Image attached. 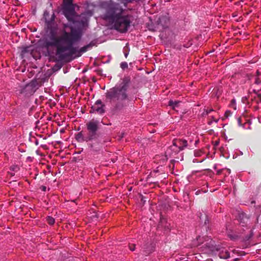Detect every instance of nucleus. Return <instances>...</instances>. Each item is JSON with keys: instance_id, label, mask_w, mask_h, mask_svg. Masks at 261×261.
<instances>
[{"instance_id": "6e6552de", "label": "nucleus", "mask_w": 261, "mask_h": 261, "mask_svg": "<svg viewBox=\"0 0 261 261\" xmlns=\"http://www.w3.org/2000/svg\"><path fill=\"white\" fill-rule=\"evenodd\" d=\"M249 219V217L243 211L239 212L236 216V220L242 227L247 226Z\"/></svg>"}, {"instance_id": "37998d69", "label": "nucleus", "mask_w": 261, "mask_h": 261, "mask_svg": "<svg viewBox=\"0 0 261 261\" xmlns=\"http://www.w3.org/2000/svg\"><path fill=\"white\" fill-rule=\"evenodd\" d=\"M34 138L35 139V144L36 145H38L39 144V141L38 139H36L35 137Z\"/></svg>"}, {"instance_id": "a19ab883", "label": "nucleus", "mask_w": 261, "mask_h": 261, "mask_svg": "<svg viewBox=\"0 0 261 261\" xmlns=\"http://www.w3.org/2000/svg\"><path fill=\"white\" fill-rule=\"evenodd\" d=\"M40 147H42V148H44V149H46V148H47V145H45V144H41V145H40Z\"/></svg>"}, {"instance_id": "423d86ee", "label": "nucleus", "mask_w": 261, "mask_h": 261, "mask_svg": "<svg viewBox=\"0 0 261 261\" xmlns=\"http://www.w3.org/2000/svg\"><path fill=\"white\" fill-rule=\"evenodd\" d=\"M106 112V105L101 99L97 100L94 104L91 106L89 113H97L100 115H103Z\"/></svg>"}, {"instance_id": "dca6fc26", "label": "nucleus", "mask_w": 261, "mask_h": 261, "mask_svg": "<svg viewBox=\"0 0 261 261\" xmlns=\"http://www.w3.org/2000/svg\"><path fill=\"white\" fill-rule=\"evenodd\" d=\"M180 102V101L179 100L173 101L170 99L168 102V106H169L172 109L175 110L176 108L179 107Z\"/></svg>"}, {"instance_id": "6ab92c4d", "label": "nucleus", "mask_w": 261, "mask_h": 261, "mask_svg": "<svg viewBox=\"0 0 261 261\" xmlns=\"http://www.w3.org/2000/svg\"><path fill=\"white\" fill-rule=\"evenodd\" d=\"M209 223H210V220L208 218V217L207 215H205V218L204 220V223L202 225V228L203 229H205L206 231H207L208 230L210 229Z\"/></svg>"}, {"instance_id": "de8ad7c7", "label": "nucleus", "mask_w": 261, "mask_h": 261, "mask_svg": "<svg viewBox=\"0 0 261 261\" xmlns=\"http://www.w3.org/2000/svg\"><path fill=\"white\" fill-rule=\"evenodd\" d=\"M236 99H233L231 100V103L233 104V103H236Z\"/></svg>"}, {"instance_id": "6e6d98bb", "label": "nucleus", "mask_w": 261, "mask_h": 261, "mask_svg": "<svg viewBox=\"0 0 261 261\" xmlns=\"http://www.w3.org/2000/svg\"><path fill=\"white\" fill-rule=\"evenodd\" d=\"M73 159H74V160L75 161H77V160H79V161L80 160V159H77V158L76 157H74Z\"/></svg>"}, {"instance_id": "4468645a", "label": "nucleus", "mask_w": 261, "mask_h": 261, "mask_svg": "<svg viewBox=\"0 0 261 261\" xmlns=\"http://www.w3.org/2000/svg\"><path fill=\"white\" fill-rule=\"evenodd\" d=\"M178 144V151L182 150L188 146L187 141L185 139H178L177 140Z\"/></svg>"}, {"instance_id": "1a4fd4ad", "label": "nucleus", "mask_w": 261, "mask_h": 261, "mask_svg": "<svg viewBox=\"0 0 261 261\" xmlns=\"http://www.w3.org/2000/svg\"><path fill=\"white\" fill-rule=\"evenodd\" d=\"M220 244H216L215 241L211 240L209 242L204 244V247L212 253L216 254L217 251L220 249Z\"/></svg>"}, {"instance_id": "680f3d73", "label": "nucleus", "mask_w": 261, "mask_h": 261, "mask_svg": "<svg viewBox=\"0 0 261 261\" xmlns=\"http://www.w3.org/2000/svg\"><path fill=\"white\" fill-rule=\"evenodd\" d=\"M199 192H200V191H197L196 192V194L197 195H198V194H199Z\"/></svg>"}, {"instance_id": "20e7f679", "label": "nucleus", "mask_w": 261, "mask_h": 261, "mask_svg": "<svg viewBox=\"0 0 261 261\" xmlns=\"http://www.w3.org/2000/svg\"><path fill=\"white\" fill-rule=\"evenodd\" d=\"M41 83H25L24 84L19 85L16 88L15 93L18 96H23L29 98L34 95L41 86ZM44 84V83H42Z\"/></svg>"}, {"instance_id": "f3484780", "label": "nucleus", "mask_w": 261, "mask_h": 261, "mask_svg": "<svg viewBox=\"0 0 261 261\" xmlns=\"http://www.w3.org/2000/svg\"><path fill=\"white\" fill-rule=\"evenodd\" d=\"M253 234H254V233H253V230L252 229L250 230L249 233L246 235L245 236H244L243 238L242 241L244 243H247V242L250 241V240L253 237Z\"/></svg>"}, {"instance_id": "cd10ccee", "label": "nucleus", "mask_w": 261, "mask_h": 261, "mask_svg": "<svg viewBox=\"0 0 261 261\" xmlns=\"http://www.w3.org/2000/svg\"><path fill=\"white\" fill-rule=\"evenodd\" d=\"M129 249L131 251H134L136 250V245L135 244H129L128 246Z\"/></svg>"}, {"instance_id": "e433bc0d", "label": "nucleus", "mask_w": 261, "mask_h": 261, "mask_svg": "<svg viewBox=\"0 0 261 261\" xmlns=\"http://www.w3.org/2000/svg\"><path fill=\"white\" fill-rule=\"evenodd\" d=\"M192 44V42H188V43L187 45H185V44H184V46L185 47L188 48V47H190Z\"/></svg>"}, {"instance_id": "bb28decb", "label": "nucleus", "mask_w": 261, "mask_h": 261, "mask_svg": "<svg viewBox=\"0 0 261 261\" xmlns=\"http://www.w3.org/2000/svg\"><path fill=\"white\" fill-rule=\"evenodd\" d=\"M120 67L123 69L124 70L125 69H126L128 68V64L126 62H122L120 64Z\"/></svg>"}, {"instance_id": "0e129e2a", "label": "nucleus", "mask_w": 261, "mask_h": 261, "mask_svg": "<svg viewBox=\"0 0 261 261\" xmlns=\"http://www.w3.org/2000/svg\"><path fill=\"white\" fill-rule=\"evenodd\" d=\"M167 26V25L166 24H164V25H163V28H165V27H166Z\"/></svg>"}, {"instance_id": "864d4df0", "label": "nucleus", "mask_w": 261, "mask_h": 261, "mask_svg": "<svg viewBox=\"0 0 261 261\" xmlns=\"http://www.w3.org/2000/svg\"><path fill=\"white\" fill-rule=\"evenodd\" d=\"M212 123H213V121H212V120H211V121H209V122H208V125H211V124H212Z\"/></svg>"}, {"instance_id": "f704fd0d", "label": "nucleus", "mask_w": 261, "mask_h": 261, "mask_svg": "<svg viewBox=\"0 0 261 261\" xmlns=\"http://www.w3.org/2000/svg\"><path fill=\"white\" fill-rule=\"evenodd\" d=\"M40 189L42 192H45L46 191V187L45 186L42 185L40 187Z\"/></svg>"}, {"instance_id": "473e14b6", "label": "nucleus", "mask_w": 261, "mask_h": 261, "mask_svg": "<svg viewBox=\"0 0 261 261\" xmlns=\"http://www.w3.org/2000/svg\"><path fill=\"white\" fill-rule=\"evenodd\" d=\"M248 99H249V97L246 96H243L242 98V101L243 103L248 102Z\"/></svg>"}, {"instance_id": "9d476101", "label": "nucleus", "mask_w": 261, "mask_h": 261, "mask_svg": "<svg viewBox=\"0 0 261 261\" xmlns=\"http://www.w3.org/2000/svg\"><path fill=\"white\" fill-rule=\"evenodd\" d=\"M227 236L232 241H236L241 238V234L239 232L231 229L227 230Z\"/></svg>"}, {"instance_id": "2eb2a0df", "label": "nucleus", "mask_w": 261, "mask_h": 261, "mask_svg": "<svg viewBox=\"0 0 261 261\" xmlns=\"http://www.w3.org/2000/svg\"><path fill=\"white\" fill-rule=\"evenodd\" d=\"M261 91V88L260 89H257L255 88H254L252 90V91L255 94L256 97H254V100L255 101V102L258 104L259 103H261V95L259 93V92Z\"/></svg>"}, {"instance_id": "b1692460", "label": "nucleus", "mask_w": 261, "mask_h": 261, "mask_svg": "<svg viewBox=\"0 0 261 261\" xmlns=\"http://www.w3.org/2000/svg\"><path fill=\"white\" fill-rule=\"evenodd\" d=\"M139 198H140L141 203L143 205H144L146 202V199L147 198L144 196L143 195H142L141 193H140L139 194Z\"/></svg>"}, {"instance_id": "7ed1b4c3", "label": "nucleus", "mask_w": 261, "mask_h": 261, "mask_svg": "<svg viewBox=\"0 0 261 261\" xmlns=\"http://www.w3.org/2000/svg\"><path fill=\"white\" fill-rule=\"evenodd\" d=\"M130 83H121L108 90L105 94L106 99L110 102L117 100L111 111L113 115L118 114L126 107L125 100H131V94L128 93Z\"/></svg>"}, {"instance_id": "2f4dec72", "label": "nucleus", "mask_w": 261, "mask_h": 261, "mask_svg": "<svg viewBox=\"0 0 261 261\" xmlns=\"http://www.w3.org/2000/svg\"><path fill=\"white\" fill-rule=\"evenodd\" d=\"M73 0H64V5H73Z\"/></svg>"}, {"instance_id": "09e8293b", "label": "nucleus", "mask_w": 261, "mask_h": 261, "mask_svg": "<svg viewBox=\"0 0 261 261\" xmlns=\"http://www.w3.org/2000/svg\"><path fill=\"white\" fill-rule=\"evenodd\" d=\"M254 109L256 111L258 110L259 109L258 106H256L254 107Z\"/></svg>"}, {"instance_id": "69168bd1", "label": "nucleus", "mask_w": 261, "mask_h": 261, "mask_svg": "<svg viewBox=\"0 0 261 261\" xmlns=\"http://www.w3.org/2000/svg\"><path fill=\"white\" fill-rule=\"evenodd\" d=\"M198 142H199V141H198V140H197V141H196V142H195V144H197V143H198Z\"/></svg>"}, {"instance_id": "58836bf2", "label": "nucleus", "mask_w": 261, "mask_h": 261, "mask_svg": "<svg viewBox=\"0 0 261 261\" xmlns=\"http://www.w3.org/2000/svg\"><path fill=\"white\" fill-rule=\"evenodd\" d=\"M28 47H25V48H24L22 50V54H24L25 53H26L27 51V49H28Z\"/></svg>"}, {"instance_id": "c85d7f7f", "label": "nucleus", "mask_w": 261, "mask_h": 261, "mask_svg": "<svg viewBox=\"0 0 261 261\" xmlns=\"http://www.w3.org/2000/svg\"><path fill=\"white\" fill-rule=\"evenodd\" d=\"M232 114V113L231 111L230 110H226L225 112L224 116L226 118H228V117L230 116Z\"/></svg>"}, {"instance_id": "8fccbe9b", "label": "nucleus", "mask_w": 261, "mask_h": 261, "mask_svg": "<svg viewBox=\"0 0 261 261\" xmlns=\"http://www.w3.org/2000/svg\"><path fill=\"white\" fill-rule=\"evenodd\" d=\"M212 121H213V122H216V123H217V122H218V119H214V120H212Z\"/></svg>"}, {"instance_id": "052dcab7", "label": "nucleus", "mask_w": 261, "mask_h": 261, "mask_svg": "<svg viewBox=\"0 0 261 261\" xmlns=\"http://www.w3.org/2000/svg\"><path fill=\"white\" fill-rule=\"evenodd\" d=\"M124 55H125V57L126 58L128 55V53H125Z\"/></svg>"}, {"instance_id": "a878e982", "label": "nucleus", "mask_w": 261, "mask_h": 261, "mask_svg": "<svg viewBox=\"0 0 261 261\" xmlns=\"http://www.w3.org/2000/svg\"><path fill=\"white\" fill-rule=\"evenodd\" d=\"M178 140V139H175L173 141V146H171V150H174V149L172 148L173 147H175V148H176L178 149V144L177 142Z\"/></svg>"}, {"instance_id": "a18cd8bd", "label": "nucleus", "mask_w": 261, "mask_h": 261, "mask_svg": "<svg viewBox=\"0 0 261 261\" xmlns=\"http://www.w3.org/2000/svg\"><path fill=\"white\" fill-rule=\"evenodd\" d=\"M226 171L228 174H229L231 172V170L230 169H226Z\"/></svg>"}, {"instance_id": "5701e85b", "label": "nucleus", "mask_w": 261, "mask_h": 261, "mask_svg": "<svg viewBox=\"0 0 261 261\" xmlns=\"http://www.w3.org/2000/svg\"><path fill=\"white\" fill-rule=\"evenodd\" d=\"M214 110L213 109H204L203 112L201 114V116L204 117L206 115H208L210 113H211L212 112H213Z\"/></svg>"}, {"instance_id": "0eeeda50", "label": "nucleus", "mask_w": 261, "mask_h": 261, "mask_svg": "<svg viewBox=\"0 0 261 261\" xmlns=\"http://www.w3.org/2000/svg\"><path fill=\"white\" fill-rule=\"evenodd\" d=\"M155 248V244L151 241H145L142 245L143 252L146 255H149L154 251Z\"/></svg>"}, {"instance_id": "f03ea898", "label": "nucleus", "mask_w": 261, "mask_h": 261, "mask_svg": "<svg viewBox=\"0 0 261 261\" xmlns=\"http://www.w3.org/2000/svg\"><path fill=\"white\" fill-rule=\"evenodd\" d=\"M86 126L88 131L87 135L84 136L83 132L81 131L74 135V138L79 143H88L87 146L90 151L98 153L103 144L101 140L98 138L100 121L97 119H92L87 122Z\"/></svg>"}, {"instance_id": "4c0bfd02", "label": "nucleus", "mask_w": 261, "mask_h": 261, "mask_svg": "<svg viewBox=\"0 0 261 261\" xmlns=\"http://www.w3.org/2000/svg\"><path fill=\"white\" fill-rule=\"evenodd\" d=\"M124 135H125V133L124 132H121V134L119 136L120 139H122L124 137Z\"/></svg>"}, {"instance_id": "ddd939ff", "label": "nucleus", "mask_w": 261, "mask_h": 261, "mask_svg": "<svg viewBox=\"0 0 261 261\" xmlns=\"http://www.w3.org/2000/svg\"><path fill=\"white\" fill-rule=\"evenodd\" d=\"M88 217L91 221L96 222L98 220L99 215L95 211L91 210L89 211L88 214Z\"/></svg>"}, {"instance_id": "72a5a7b5", "label": "nucleus", "mask_w": 261, "mask_h": 261, "mask_svg": "<svg viewBox=\"0 0 261 261\" xmlns=\"http://www.w3.org/2000/svg\"><path fill=\"white\" fill-rule=\"evenodd\" d=\"M254 85H252L253 86L252 90L254 88H255V89H260L261 88H258V87H257L258 86H259V84H261V83H254Z\"/></svg>"}, {"instance_id": "3c124183", "label": "nucleus", "mask_w": 261, "mask_h": 261, "mask_svg": "<svg viewBox=\"0 0 261 261\" xmlns=\"http://www.w3.org/2000/svg\"><path fill=\"white\" fill-rule=\"evenodd\" d=\"M83 151V150L82 151H79V152H76L74 153V154H80L81 153V152Z\"/></svg>"}, {"instance_id": "603ef678", "label": "nucleus", "mask_w": 261, "mask_h": 261, "mask_svg": "<svg viewBox=\"0 0 261 261\" xmlns=\"http://www.w3.org/2000/svg\"><path fill=\"white\" fill-rule=\"evenodd\" d=\"M251 203L252 204H255V200H252V201H251Z\"/></svg>"}, {"instance_id": "f8f14e48", "label": "nucleus", "mask_w": 261, "mask_h": 261, "mask_svg": "<svg viewBox=\"0 0 261 261\" xmlns=\"http://www.w3.org/2000/svg\"><path fill=\"white\" fill-rule=\"evenodd\" d=\"M159 226L164 228L165 230H170V224L163 215H161Z\"/></svg>"}, {"instance_id": "f257e3e1", "label": "nucleus", "mask_w": 261, "mask_h": 261, "mask_svg": "<svg viewBox=\"0 0 261 261\" xmlns=\"http://www.w3.org/2000/svg\"><path fill=\"white\" fill-rule=\"evenodd\" d=\"M54 19L55 15L53 14L50 20H45L46 35L43 39V46L47 49L55 48L56 55L59 60H64L74 55H76V57H80L94 45L91 42L79 50L73 46L82 39L85 28V21H81L80 26L77 28L68 23L64 24V28H69L70 32L63 30L62 34L58 36V27L55 23Z\"/></svg>"}, {"instance_id": "5fc2aeb1", "label": "nucleus", "mask_w": 261, "mask_h": 261, "mask_svg": "<svg viewBox=\"0 0 261 261\" xmlns=\"http://www.w3.org/2000/svg\"><path fill=\"white\" fill-rule=\"evenodd\" d=\"M165 17H162V18H160L159 19V20H160V21L161 22V20H162V19H165Z\"/></svg>"}, {"instance_id": "a211bd4d", "label": "nucleus", "mask_w": 261, "mask_h": 261, "mask_svg": "<svg viewBox=\"0 0 261 261\" xmlns=\"http://www.w3.org/2000/svg\"><path fill=\"white\" fill-rule=\"evenodd\" d=\"M237 120H238V125L239 126H242L244 129H251L250 125L251 124L252 122L250 120H249L247 121V123H248L249 124V126L248 127H245L246 123H244L243 124L242 123V121H241V118H238Z\"/></svg>"}, {"instance_id": "c756f323", "label": "nucleus", "mask_w": 261, "mask_h": 261, "mask_svg": "<svg viewBox=\"0 0 261 261\" xmlns=\"http://www.w3.org/2000/svg\"><path fill=\"white\" fill-rule=\"evenodd\" d=\"M17 168H18V167L16 165H13L10 167V170L13 172L15 171Z\"/></svg>"}, {"instance_id": "4d7b16f0", "label": "nucleus", "mask_w": 261, "mask_h": 261, "mask_svg": "<svg viewBox=\"0 0 261 261\" xmlns=\"http://www.w3.org/2000/svg\"><path fill=\"white\" fill-rule=\"evenodd\" d=\"M81 83H78V86H81ZM83 83V84H85L86 83L83 82V83Z\"/></svg>"}, {"instance_id": "39448f33", "label": "nucleus", "mask_w": 261, "mask_h": 261, "mask_svg": "<svg viewBox=\"0 0 261 261\" xmlns=\"http://www.w3.org/2000/svg\"><path fill=\"white\" fill-rule=\"evenodd\" d=\"M63 13L67 20L75 25L74 26L72 25L73 27L77 28L80 26V23L82 21H85V28L87 26V21L86 19H82L80 20H75V12L73 5H64Z\"/></svg>"}, {"instance_id": "13d9d810", "label": "nucleus", "mask_w": 261, "mask_h": 261, "mask_svg": "<svg viewBox=\"0 0 261 261\" xmlns=\"http://www.w3.org/2000/svg\"><path fill=\"white\" fill-rule=\"evenodd\" d=\"M181 159H180V161H182L184 160V156L183 155L181 154Z\"/></svg>"}, {"instance_id": "e2e57ef3", "label": "nucleus", "mask_w": 261, "mask_h": 261, "mask_svg": "<svg viewBox=\"0 0 261 261\" xmlns=\"http://www.w3.org/2000/svg\"><path fill=\"white\" fill-rule=\"evenodd\" d=\"M134 90H135V91L134 92V94H135L136 92H137V91H136V89H134Z\"/></svg>"}, {"instance_id": "aec40b11", "label": "nucleus", "mask_w": 261, "mask_h": 261, "mask_svg": "<svg viewBox=\"0 0 261 261\" xmlns=\"http://www.w3.org/2000/svg\"><path fill=\"white\" fill-rule=\"evenodd\" d=\"M46 221L47 223L50 226L54 225L56 222L55 219L50 216H47L46 217Z\"/></svg>"}, {"instance_id": "393cba45", "label": "nucleus", "mask_w": 261, "mask_h": 261, "mask_svg": "<svg viewBox=\"0 0 261 261\" xmlns=\"http://www.w3.org/2000/svg\"><path fill=\"white\" fill-rule=\"evenodd\" d=\"M194 155L196 157L200 156L203 153V152L201 150H195L194 151Z\"/></svg>"}, {"instance_id": "7c9ffc66", "label": "nucleus", "mask_w": 261, "mask_h": 261, "mask_svg": "<svg viewBox=\"0 0 261 261\" xmlns=\"http://www.w3.org/2000/svg\"><path fill=\"white\" fill-rule=\"evenodd\" d=\"M175 162H178V160H175V159H172L170 161V164H172V168H174V164Z\"/></svg>"}, {"instance_id": "9b49d317", "label": "nucleus", "mask_w": 261, "mask_h": 261, "mask_svg": "<svg viewBox=\"0 0 261 261\" xmlns=\"http://www.w3.org/2000/svg\"><path fill=\"white\" fill-rule=\"evenodd\" d=\"M218 254L219 257L221 259H226L230 257L229 251L221 245L220 246V249L217 250L216 254Z\"/></svg>"}, {"instance_id": "c03bdc74", "label": "nucleus", "mask_w": 261, "mask_h": 261, "mask_svg": "<svg viewBox=\"0 0 261 261\" xmlns=\"http://www.w3.org/2000/svg\"><path fill=\"white\" fill-rule=\"evenodd\" d=\"M219 144V141H216V142H215V144H214V145H215V146H218Z\"/></svg>"}, {"instance_id": "412c9836", "label": "nucleus", "mask_w": 261, "mask_h": 261, "mask_svg": "<svg viewBox=\"0 0 261 261\" xmlns=\"http://www.w3.org/2000/svg\"><path fill=\"white\" fill-rule=\"evenodd\" d=\"M254 207L255 209V215H256V217H257V219H258L259 218V217H260V213H261V205H254Z\"/></svg>"}, {"instance_id": "bf43d9fd", "label": "nucleus", "mask_w": 261, "mask_h": 261, "mask_svg": "<svg viewBox=\"0 0 261 261\" xmlns=\"http://www.w3.org/2000/svg\"><path fill=\"white\" fill-rule=\"evenodd\" d=\"M216 167H217V165H215L214 166L213 168H214V169H216Z\"/></svg>"}, {"instance_id": "ea45409f", "label": "nucleus", "mask_w": 261, "mask_h": 261, "mask_svg": "<svg viewBox=\"0 0 261 261\" xmlns=\"http://www.w3.org/2000/svg\"><path fill=\"white\" fill-rule=\"evenodd\" d=\"M222 169L218 170L217 171V174L218 175L221 174V173H222Z\"/></svg>"}, {"instance_id": "49530a36", "label": "nucleus", "mask_w": 261, "mask_h": 261, "mask_svg": "<svg viewBox=\"0 0 261 261\" xmlns=\"http://www.w3.org/2000/svg\"><path fill=\"white\" fill-rule=\"evenodd\" d=\"M9 175L11 176H13L15 175V173H13V172H9Z\"/></svg>"}, {"instance_id": "4be33fe9", "label": "nucleus", "mask_w": 261, "mask_h": 261, "mask_svg": "<svg viewBox=\"0 0 261 261\" xmlns=\"http://www.w3.org/2000/svg\"><path fill=\"white\" fill-rule=\"evenodd\" d=\"M257 75H249L248 80H254V82H258V79L257 76L259 75V72L258 71L256 72Z\"/></svg>"}, {"instance_id": "338daca9", "label": "nucleus", "mask_w": 261, "mask_h": 261, "mask_svg": "<svg viewBox=\"0 0 261 261\" xmlns=\"http://www.w3.org/2000/svg\"><path fill=\"white\" fill-rule=\"evenodd\" d=\"M212 120H214V119H215L214 117V116H212Z\"/></svg>"}, {"instance_id": "79ce46f5", "label": "nucleus", "mask_w": 261, "mask_h": 261, "mask_svg": "<svg viewBox=\"0 0 261 261\" xmlns=\"http://www.w3.org/2000/svg\"><path fill=\"white\" fill-rule=\"evenodd\" d=\"M38 136L39 137H40V138H43V139H44V140H45V139H47V137H43V135H38Z\"/></svg>"}, {"instance_id": "774afa93", "label": "nucleus", "mask_w": 261, "mask_h": 261, "mask_svg": "<svg viewBox=\"0 0 261 261\" xmlns=\"http://www.w3.org/2000/svg\"><path fill=\"white\" fill-rule=\"evenodd\" d=\"M31 82H36V81H35L34 80H32Z\"/></svg>"}, {"instance_id": "c9c22d12", "label": "nucleus", "mask_w": 261, "mask_h": 261, "mask_svg": "<svg viewBox=\"0 0 261 261\" xmlns=\"http://www.w3.org/2000/svg\"><path fill=\"white\" fill-rule=\"evenodd\" d=\"M204 160V159H203L201 161H198L197 159H194L193 160V163H202V162H203Z\"/></svg>"}]
</instances>
